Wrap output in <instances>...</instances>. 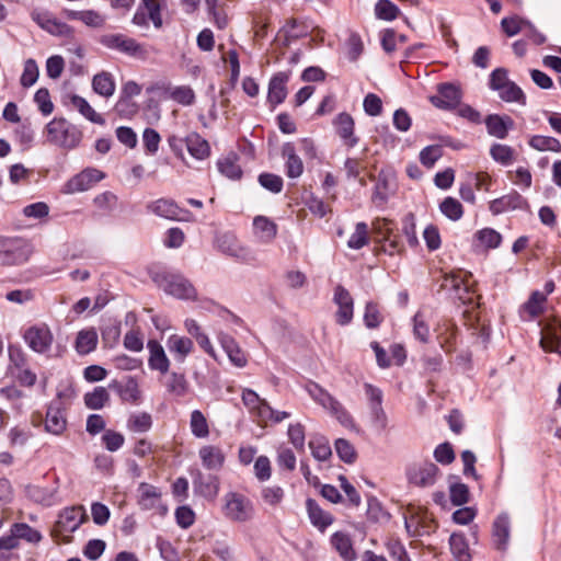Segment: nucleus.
Segmentation results:
<instances>
[{"label": "nucleus", "instance_id": "23", "mask_svg": "<svg viewBox=\"0 0 561 561\" xmlns=\"http://www.w3.org/2000/svg\"><path fill=\"white\" fill-rule=\"evenodd\" d=\"M239 154L230 151L217 160V169L225 178L231 181H240L243 176V170L239 164Z\"/></svg>", "mask_w": 561, "mask_h": 561}, {"label": "nucleus", "instance_id": "51", "mask_svg": "<svg viewBox=\"0 0 561 561\" xmlns=\"http://www.w3.org/2000/svg\"><path fill=\"white\" fill-rule=\"evenodd\" d=\"M121 327V321L111 320L101 328L102 342L105 348H113L118 344L122 333Z\"/></svg>", "mask_w": 561, "mask_h": 561}, {"label": "nucleus", "instance_id": "24", "mask_svg": "<svg viewBox=\"0 0 561 561\" xmlns=\"http://www.w3.org/2000/svg\"><path fill=\"white\" fill-rule=\"evenodd\" d=\"M106 178L105 172L95 168H85L72 176V191L84 192L94 187L99 182Z\"/></svg>", "mask_w": 561, "mask_h": 561}, {"label": "nucleus", "instance_id": "1", "mask_svg": "<svg viewBox=\"0 0 561 561\" xmlns=\"http://www.w3.org/2000/svg\"><path fill=\"white\" fill-rule=\"evenodd\" d=\"M373 253L375 256L386 254L389 256L405 254V245L394 220L377 217L371 221Z\"/></svg>", "mask_w": 561, "mask_h": 561}, {"label": "nucleus", "instance_id": "56", "mask_svg": "<svg viewBox=\"0 0 561 561\" xmlns=\"http://www.w3.org/2000/svg\"><path fill=\"white\" fill-rule=\"evenodd\" d=\"M442 214L451 221H458L463 216L462 204L455 197H445L439 204Z\"/></svg>", "mask_w": 561, "mask_h": 561}, {"label": "nucleus", "instance_id": "18", "mask_svg": "<svg viewBox=\"0 0 561 561\" xmlns=\"http://www.w3.org/2000/svg\"><path fill=\"white\" fill-rule=\"evenodd\" d=\"M546 295L539 290L530 293L528 299L519 306L518 313L523 321H533L546 311Z\"/></svg>", "mask_w": 561, "mask_h": 561}, {"label": "nucleus", "instance_id": "37", "mask_svg": "<svg viewBox=\"0 0 561 561\" xmlns=\"http://www.w3.org/2000/svg\"><path fill=\"white\" fill-rule=\"evenodd\" d=\"M302 388L308 392V394L316 403L325 410H328L336 399L327 389L311 379H307L302 383Z\"/></svg>", "mask_w": 561, "mask_h": 561}, {"label": "nucleus", "instance_id": "47", "mask_svg": "<svg viewBox=\"0 0 561 561\" xmlns=\"http://www.w3.org/2000/svg\"><path fill=\"white\" fill-rule=\"evenodd\" d=\"M383 546L393 561H411L409 552L399 537L388 536Z\"/></svg>", "mask_w": 561, "mask_h": 561}, {"label": "nucleus", "instance_id": "10", "mask_svg": "<svg viewBox=\"0 0 561 561\" xmlns=\"http://www.w3.org/2000/svg\"><path fill=\"white\" fill-rule=\"evenodd\" d=\"M333 302L337 306L334 318L339 325H348L354 318V299L351 293L341 284L336 285Z\"/></svg>", "mask_w": 561, "mask_h": 561}, {"label": "nucleus", "instance_id": "26", "mask_svg": "<svg viewBox=\"0 0 561 561\" xmlns=\"http://www.w3.org/2000/svg\"><path fill=\"white\" fill-rule=\"evenodd\" d=\"M489 135L505 139L514 126V119L508 115L490 114L484 119Z\"/></svg>", "mask_w": 561, "mask_h": 561}, {"label": "nucleus", "instance_id": "61", "mask_svg": "<svg viewBox=\"0 0 561 561\" xmlns=\"http://www.w3.org/2000/svg\"><path fill=\"white\" fill-rule=\"evenodd\" d=\"M529 146L539 151L561 152V142L551 136L535 135L529 139Z\"/></svg>", "mask_w": 561, "mask_h": 561}, {"label": "nucleus", "instance_id": "54", "mask_svg": "<svg viewBox=\"0 0 561 561\" xmlns=\"http://www.w3.org/2000/svg\"><path fill=\"white\" fill-rule=\"evenodd\" d=\"M190 428L197 438H206L209 435V424L201 410H193L190 415Z\"/></svg>", "mask_w": 561, "mask_h": 561}, {"label": "nucleus", "instance_id": "12", "mask_svg": "<svg viewBox=\"0 0 561 561\" xmlns=\"http://www.w3.org/2000/svg\"><path fill=\"white\" fill-rule=\"evenodd\" d=\"M101 44L110 49H115L128 56L140 57L145 54V49L135 38L124 34H106L100 39Z\"/></svg>", "mask_w": 561, "mask_h": 561}, {"label": "nucleus", "instance_id": "41", "mask_svg": "<svg viewBox=\"0 0 561 561\" xmlns=\"http://www.w3.org/2000/svg\"><path fill=\"white\" fill-rule=\"evenodd\" d=\"M385 319L382 308L377 301L369 300L365 304L363 322L367 329H378Z\"/></svg>", "mask_w": 561, "mask_h": 561}, {"label": "nucleus", "instance_id": "44", "mask_svg": "<svg viewBox=\"0 0 561 561\" xmlns=\"http://www.w3.org/2000/svg\"><path fill=\"white\" fill-rule=\"evenodd\" d=\"M420 360L422 366L421 375L424 377H432L443 371L444 358L438 352L433 354L424 353Z\"/></svg>", "mask_w": 561, "mask_h": 561}, {"label": "nucleus", "instance_id": "3", "mask_svg": "<svg viewBox=\"0 0 561 561\" xmlns=\"http://www.w3.org/2000/svg\"><path fill=\"white\" fill-rule=\"evenodd\" d=\"M152 280L162 288L168 295L174 296L179 299L197 298V291L193 284L179 274H171L168 272H158L151 276Z\"/></svg>", "mask_w": 561, "mask_h": 561}, {"label": "nucleus", "instance_id": "39", "mask_svg": "<svg viewBox=\"0 0 561 561\" xmlns=\"http://www.w3.org/2000/svg\"><path fill=\"white\" fill-rule=\"evenodd\" d=\"M92 89L96 94L103 98H111L116 89L113 75L108 71H101L94 75L92 79Z\"/></svg>", "mask_w": 561, "mask_h": 561}, {"label": "nucleus", "instance_id": "30", "mask_svg": "<svg viewBox=\"0 0 561 561\" xmlns=\"http://www.w3.org/2000/svg\"><path fill=\"white\" fill-rule=\"evenodd\" d=\"M167 346L180 363H183L194 350V343L190 337L178 334H172L168 337Z\"/></svg>", "mask_w": 561, "mask_h": 561}, {"label": "nucleus", "instance_id": "16", "mask_svg": "<svg viewBox=\"0 0 561 561\" xmlns=\"http://www.w3.org/2000/svg\"><path fill=\"white\" fill-rule=\"evenodd\" d=\"M332 125L335 134L347 148H354L359 142V138L355 135V121L350 113H339L333 118Z\"/></svg>", "mask_w": 561, "mask_h": 561}, {"label": "nucleus", "instance_id": "14", "mask_svg": "<svg viewBox=\"0 0 561 561\" xmlns=\"http://www.w3.org/2000/svg\"><path fill=\"white\" fill-rule=\"evenodd\" d=\"M193 476L194 493L209 502H214L220 490V479L216 474H204L196 470Z\"/></svg>", "mask_w": 561, "mask_h": 561}, {"label": "nucleus", "instance_id": "45", "mask_svg": "<svg viewBox=\"0 0 561 561\" xmlns=\"http://www.w3.org/2000/svg\"><path fill=\"white\" fill-rule=\"evenodd\" d=\"M139 492L140 496L138 503L142 510H152L158 506L161 492L157 486L142 482L139 485Z\"/></svg>", "mask_w": 561, "mask_h": 561}, {"label": "nucleus", "instance_id": "21", "mask_svg": "<svg viewBox=\"0 0 561 561\" xmlns=\"http://www.w3.org/2000/svg\"><path fill=\"white\" fill-rule=\"evenodd\" d=\"M28 346L37 353H44L51 344L53 336L45 327H32L24 333Z\"/></svg>", "mask_w": 561, "mask_h": 561}, {"label": "nucleus", "instance_id": "38", "mask_svg": "<svg viewBox=\"0 0 561 561\" xmlns=\"http://www.w3.org/2000/svg\"><path fill=\"white\" fill-rule=\"evenodd\" d=\"M255 234L264 243H271L277 236V225L265 216H256L253 219Z\"/></svg>", "mask_w": 561, "mask_h": 561}, {"label": "nucleus", "instance_id": "28", "mask_svg": "<svg viewBox=\"0 0 561 561\" xmlns=\"http://www.w3.org/2000/svg\"><path fill=\"white\" fill-rule=\"evenodd\" d=\"M147 348L149 351L148 365L150 369L167 374L170 368V360L162 345L157 340H149Z\"/></svg>", "mask_w": 561, "mask_h": 561}, {"label": "nucleus", "instance_id": "50", "mask_svg": "<svg viewBox=\"0 0 561 561\" xmlns=\"http://www.w3.org/2000/svg\"><path fill=\"white\" fill-rule=\"evenodd\" d=\"M84 404L90 410H101L110 401V394L104 387H95L92 391L84 393Z\"/></svg>", "mask_w": 561, "mask_h": 561}, {"label": "nucleus", "instance_id": "8", "mask_svg": "<svg viewBox=\"0 0 561 561\" xmlns=\"http://www.w3.org/2000/svg\"><path fill=\"white\" fill-rule=\"evenodd\" d=\"M436 339L446 355L456 352L461 332L453 319H443L436 327Z\"/></svg>", "mask_w": 561, "mask_h": 561}, {"label": "nucleus", "instance_id": "49", "mask_svg": "<svg viewBox=\"0 0 561 561\" xmlns=\"http://www.w3.org/2000/svg\"><path fill=\"white\" fill-rule=\"evenodd\" d=\"M72 107L77 108L79 113L91 123L98 125L105 124V119L102 117V115L96 113L85 99L72 94Z\"/></svg>", "mask_w": 561, "mask_h": 561}, {"label": "nucleus", "instance_id": "25", "mask_svg": "<svg viewBox=\"0 0 561 561\" xmlns=\"http://www.w3.org/2000/svg\"><path fill=\"white\" fill-rule=\"evenodd\" d=\"M198 456L203 467L207 470L219 471L226 461L225 453L219 446L215 445L202 446L198 450Z\"/></svg>", "mask_w": 561, "mask_h": 561}, {"label": "nucleus", "instance_id": "5", "mask_svg": "<svg viewBox=\"0 0 561 561\" xmlns=\"http://www.w3.org/2000/svg\"><path fill=\"white\" fill-rule=\"evenodd\" d=\"M439 468L431 460L413 462L405 468V478L410 485L430 488L436 483Z\"/></svg>", "mask_w": 561, "mask_h": 561}, {"label": "nucleus", "instance_id": "59", "mask_svg": "<svg viewBox=\"0 0 561 561\" xmlns=\"http://www.w3.org/2000/svg\"><path fill=\"white\" fill-rule=\"evenodd\" d=\"M402 233L405 236L411 249H416L420 245L416 233V219L412 211L405 214L402 218Z\"/></svg>", "mask_w": 561, "mask_h": 561}, {"label": "nucleus", "instance_id": "22", "mask_svg": "<svg viewBox=\"0 0 561 561\" xmlns=\"http://www.w3.org/2000/svg\"><path fill=\"white\" fill-rule=\"evenodd\" d=\"M219 343L226 354L228 355L230 362L237 367H244L248 364L247 353L240 347L237 340L227 333H221L218 337Z\"/></svg>", "mask_w": 561, "mask_h": 561}, {"label": "nucleus", "instance_id": "19", "mask_svg": "<svg viewBox=\"0 0 561 561\" xmlns=\"http://www.w3.org/2000/svg\"><path fill=\"white\" fill-rule=\"evenodd\" d=\"M306 510L311 525L320 533H324L334 522L333 515L322 510L314 499L308 497L306 500Z\"/></svg>", "mask_w": 561, "mask_h": 561}, {"label": "nucleus", "instance_id": "60", "mask_svg": "<svg viewBox=\"0 0 561 561\" xmlns=\"http://www.w3.org/2000/svg\"><path fill=\"white\" fill-rule=\"evenodd\" d=\"M287 436L289 443L299 454L305 453L306 427L304 424L300 422L289 424Z\"/></svg>", "mask_w": 561, "mask_h": 561}, {"label": "nucleus", "instance_id": "46", "mask_svg": "<svg viewBox=\"0 0 561 561\" xmlns=\"http://www.w3.org/2000/svg\"><path fill=\"white\" fill-rule=\"evenodd\" d=\"M67 419L65 412L49 407L45 419V428L47 432L58 435L66 430Z\"/></svg>", "mask_w": 561, "mask_h": 561}, {"label": "nucleus", "instance_id": "17", "mask_svg": "<svg viewBox=\"0 0 561 561\" xmlns=\"http://www.w3.org/2000/svg\"><path fill=\"white\" fill-rule=\"evenodd\" d=\"M156 90L168 94L171 100L183 106H191L195 103L196 100L195 92L190 85H179L171 89L169 84L156 83L147 88L148 93H151Z\"/></svg>", "mask_w": 561, "mask_h": 561}, {"label": "nucleus", "instance_id": "9", "mask_svg": "<svg viewBox=\"0 0 561 561\" xmlns=\"http://www.w3.org/2000/svg\"><path fill=\"white\" fill-rule=\"evenodd\" d=\"M108 388L118 396L122 403H141L142 393L137 379L133 376H126L123 380L114 379L108 383Z\"/></svg>", "mask_w": 561, "mask_h": 561}, {"label": "nucleus", "instance_id": "20", "mask_svg": "<svg viewBox=\"0 0 561 561\" xmlns=\"http://www.w3.org/2000/svg\"><path fill=\"white\" fill-rule=\"evenodd\" d=\"M282 157L285 159V174L289 179L299 178L305 170L301 158L296 152V147L293 142H285L282 146Z\"/></svg>", "mask_w": 561, "mask_h": 561}, {"label": "nucleus", "instance_id": "35", "mask_svg": "<svg viewBox=\"0 0 561 561\" xmlns=\"http://www.w3.org/2000/svg\"><path fill=\"white\" fill-rule=\"evenodd\" d=\"M241 400L249 414L257 423L260 416L263 413L264 405H266L268 402L265 399H262L253 389L250 388L242 389Z\"/></svg>", "mask_w": 561, "mask_h": 561}, {"label": "nucleus", "instance_id": "32", "mask_svg": "<svg viewBox=\"0 0 561 561\" xmlns=\"http://www.w3.org/2000/svg\"><path fill=\"white\" fill-rule=\"evenodd\" d=\"M473 242L485 251L497 249L502 242V234L493 228L485 227L474 232Z\"/></svg>", "mask_w": 561, "mask_h": 561}, {"label": "nucleus", "instance_id": "40", "mask_svg": "<svg viewBox=\"0 0 561 561\" xmlns=\"http://www.w3.org/2000/svg\"><path fill=\"white\" fill-rule=\"evenodd\" d=\"M451 297L466 306L473 305L480 298L472 274L469 277H465L463 285H460L459 289H456Z\"/></svg>", "mask_w": 561, "mask_h": 561}, {"label": "nucleus", "instance_id": "43", "mask_svg": "<svg viewBox=\"0 0 561 561\" xmlns=\"http://www.w3.org/2000/svg\"><path fill=\"white\" fill-rule=\"evenodd\" d=\"M162 11L161 4L158 0H141L137 8L131 22L140 27H148V16L152 12Z\"/></svg>", "mask_w": 561, "mask_h": 561}, {"label": "nucleus", "instance_id": "57", "mask_svg": "<svg viewBox=\"0 0 561 561\" xmlns=\"http://www.w3.org/2000/svg\"><path fill=\"white\" fill-rule=\"evenodd\" d=\"M190 389V383L184 374L171 373L167 382V390L175 397H184Z\"/></svg>", "mask_w": 561, "mask_h": 561}, {"label": "nucleus", "instance_id": "13", "mask_svg": "<svg viewBox=\"0 0 561 561\" xmlns=\"http://www.w3.org/2000/svg\"><path fill=\"white\" fill-rule=\"evenodd\" d=\"M516 209L528 211L530 205L528 201L515 190L489 202V210L493 216Z\"/></svg>", "mask_w": 561, "mask_h": 561}, {"label": "nucleus", "instance_id": "33", "mask_svg": "<svg viewBox=\"0 0 561 561\" xmlns=\"http://www.w3.org/2000/svg\"><path fill=\"white\" fill-rule=\"evenodd\" d=\"M279 32L283 33L285 43L289 44L294 41L308 36L309 26L300 19L289 18L286 20Z\"/></svg>", "mask_w": 561, "mask_h": 561}, {"label": "nucleus", "instance_id": "6", "mask_svg": "<svg viewBox=\"0 0 561 561\" xmlns=\"http://www.w3.org/2000/svg\"><path fill=\"white\" fill-rule=\"evenodd\" d=\"M31 253L32 248L25 240L0 237V265L23 263Z\"/></svg>", "mask_w": 561, "mask_h": 561}, {"label": "nucleus", "instance_id": "27", "mask_svg": "<svg viewBox=\"0 0 561 561\" xmlns=\"http://www.w3.org/2000/svg\"><path fill=\"white\" fill-rule=\"evenodd\" d=\"M330 543L344 561L356 560L357 553L348 534L343 531H335L330 537Z\"/></svg>", "mask_w": 561, "mask_h": 561}, {"label": "nucleus", "instance_id": "52", "mask_svg": "<svg viewBox=\"0 0 561 561\" xmlns=\"http://www.w3.org/2000/svg\"><path fill=\"white\" fill-rule=\"evenodd\" d=\"M370 242L369 228L365 221L355 225V231L347 240V247L352 250H360Z\"/></svg>", "mask_w": 561, "mask_h": 561}, {"label": "nucleus", "instance_id": "11", "mask_svg": "<svg viewBox=\"0 0 561 561\" xmlns=\"http://www.w3.org/2000/svg\"><path fill=\"white\" fill-rule=\"evenodd\" d=\"M461 90L454 83L444 82L437 85V94L430 96V102L439 110H456L461 102Z\"/></svg>", "mask_w": 561, "mask_h": 561}, {"label": "nucleus", "instance_id": "58", "mask_svg": "<svg viewBox=\"0 0 561 561\" xmlns=\"http://www.w3.org/2000/svg\"><path fill=\"white\" fill-rule=\"evenodd\" d=\"M311 455L319 461H325L332 456L331 446L324 436H316L309 440Z\"/></svg>", "mask_w": 561, "mask_h": 561}, {"label": "nucleus", "instance_id": "63", "mask_svg": "<svg viewBox=\"0 0 561 561\" xmlns=\"http://www.w3.org/2000/svg\"><path fill=\"white\" fill-rule=\"evenodd\" d=\"M259 184L271 192L272 194H279L284 190V180L280 175L272 172H262L257 176Z\"/></svg>", "mask_w": 561, "mask_h": 561}, {"label": "nucleus", "instance_id": "48", "mask_svg": "<svg viewBox=\"0 0 561 561\" xmlns=\"http://www.w3.org/2000/svg\"><path fill=\"white\" fill-rule=\"evenodd\" d=\"M33 19L38 23L41 27L48 31L54 35H64L68 33L69 27L66 23L58 21L56 18L50 16L46 13L33 14Z\"/></svg>", "mask_w": 561, "mask_h": 561}, {"label": "nucleus", "instance_id": "2", "mask_svg": "<svg viewBox=\"0 0 561 561\" xmlns=\"http://www.w3.org/2000/svg\"><path fill=\"white\" fill-rule=\"evenodd\" d=\"M254 505L243 493L237 491L227 492L222 499V515L233 523H247L254 516Z\"/></svg>", "mask_w": 561, "mask_h": 561}, {"label": "nucleus", "instance_id": "62", "mask_svg": "<svg viewBox=\"0 0 561 561\" xmlns=\"http://www.w3.org/2000/svg\"><path fill=\"white\" fill-rule=\"evenodd\" d=\"M72 20H77L87 26L99 28L105 24V18L95 10H72Z\"/></svg>", "mask_w": 561, "mask_h": 561}, {"label": "nucleus", "instance_id": "15", "mask_svg": "<svg viewBox=\"0 0 561 561\" xmlns=\"http://www.w3.org/2000/svg\"><path fill=\"white\" fill-rule=\"evenodd\" d=\"M511 537V518L506 512L500 513L492 523L491 538L493 548L506 552Z\"/></svg>", "mask_w": 561, "mask_h": 561}, {"label": "nucleus", "instance_id": "42", "mask_svg": "<svg viewBox=\"0 0 561 561\" xmlns=\"http://www.w3.org/2000/svg\"><path fill=\"white\" fill-rule=\"evenodd\" d=\"M469 276H471V273L462 268H456L445 273L442 277L439 289L453 295L456 289H459L460 285H463L465 277Z\"/></svg>", "mask_w": 561, "mask_h": 561}, {"label": "nucleus", "instance_id": "31", "mask_svg": "<svg viewBox=\"0 0 561 561\" xmlns=\"http://www.w3.org/2000/svg\"><path fill=\"white\" fill-rule=\"evenodd\" d=\"M47 140L56 146L65 147L70 130V123L65 118H55L47 124Z\"/></svg>", "mask_w": 561, "mask_h": 561}, {"label": "nucleus", "instance_id": "7", "mask_svg": "<svg viewBox=\"0 0 561 561\" xmlns=\"http://www.w3.org/2000/svg\"><path fill=\"white\" fill-rule=\"evenodd\" d=\"M290 69L272 75L267 85L266 104L271 111L283 104L288 95V83L291 79Z\"/></svg>", "mask_w": 561, "mask_h": 561}, {"label": "nucleus", "instance_id": "36", "mask_svg": "<svg viewBox=\"0 0 561 561\" xmlns=\"http://www.w3.org/2000/svg\"><path fill=\"white\" fill-rule=\"evenodd\" d=\"M98 342L96 330L94 328L84 329L78 332L75 348L79 355H88L96 350Z\"/></svg>", "mask_w": 561, "mask_h": 561}, {"label": "nucleus", "instance_id": "34", "mask_svg": "<svg viewBox=\"0 0 561 561\" xmlns=\"http://www.w3.org/2000/svg\"><path fill=\"white\" fill-rule=\"evenodd\" d=\"M185 146L188 153L197 160H205L210 156V146L208 141L198 133H190L185 137Z\"/></svg>", "mask_w": 561, "mask_h": 561}, {"label": "nucleus", "instance_id": "55", "mask_svg": "<svg viewBox=\"0 0 561 561\" xmlns=\"http://www.w3.org/2000/svg\"><path fill=\"white\" fill-rule=\"evenodd\" d=\"M113 110L118 117L131 119L139 113L140 107L133 99L119 95Z\"/></svg>", "mask_w": 561, "mask_h": 561}, {"label": "nucleus", "instance_id": "4", "mask_svg": "<svg viewBox=\"0 0 561 561\" xmlns=\"http://www.w3.org/2000/svg\"><path fill=\"white\" fill-rule=\"evenodd\" d=\"M147 210L171 221L193 222L194 214L181 207L174 199L161 197L147 204Z\"/></svg>", "mask_w": 561, "mask_h": 561}, {"label": "nucleus", "instance_id": "29", "mask_svg": "<svg viewBox=\"0 0 561 561\" xmlns=\"http://www.w3.org/2000/svg\"><path fill=\"white\" fill-rule=\"evenodd\" d=\"M449 550L455 561H472V553L466 535L455 531L448 539Z\"/></svg>", "mask_w": 561, "mask_h": 561}, {"label": "nucleus", "instance_id": "53", "mask_svg": "<svg viewBox=\"0 0 561 561\" xmlns=\"http://www.w3.org/2000/svg\"><path fill=\"white\" fill-rule=\"evenodd\" d=\"M152 416L148 412L133 413L128 416L126 426L134 433H146L152 427Z\"/></svg>", "mask_w": 561, "mask_h": 561}, {"label": "nucleus", "instance_id": "64", "mask_svg": "<svg viewBox=\"0 0 561 561\" xmlns=\"http://www.w3.org/2000/svg\"><path fill=\"white\" fill-rule=\"evenodd\" d=\"M540 346L547 353H558L561 356V324L558 330L548 333L540 340Z\"/></svg>", "mask_w": 561, "mask_h": 561}]
</instances>
